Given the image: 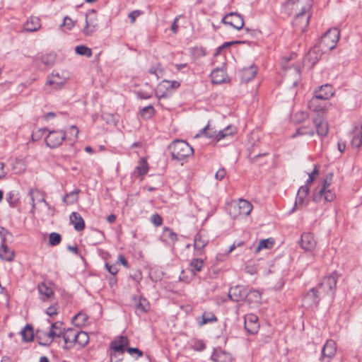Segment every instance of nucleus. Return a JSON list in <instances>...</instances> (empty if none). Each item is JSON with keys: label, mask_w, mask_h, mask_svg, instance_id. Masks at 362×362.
I'll use <instances>...</instances> for the list:
<instances>
[{"label": "nucleus", "mask_w": 362, "mask_h": 362, "mask_svg": "<svg viewBox=\"0 0 362 362\" xmlns=\"http://www.w3.org/2000/svg\"><path fill=\"white\" fill-rule=\"evenodd\" d=\"M312 5V0H288L285 7L288 13L293 16L297 21L310 10Z\"/></svg>", "instance_id": "nucleus-2"}, {"label": "nucleus", "mask_w": 362, "mask_h": 362, "mask_svg": "<svg viewBox=\"0 0 362 362\" xmlns=\"http://www.w3.org/2000/svg\"><path fill=\"white\" fill-rule=\"evenodd\" d=\"M340 33L337 28H332L327 31L320 41L322 49L332 50L337 46Z\"/></svg>", "instance_id": "nucleus-9"}, {"label": "nucleus", "mask_w": 362, "mask_h": 362, "mask_svg": "<svg viewBox=\"0 0 362 362\" xmlns=\"http://www.w3.org/2000/svg\"><path fill=\"white\" fill-rule=\"evenodd\" d=\"M86 320L87 316L83 313H78L73 318L74 323L78 327L83 326Z\"/></svg>", "instance_id": "nucleus-48"}, {"label": "nucleus", "mask_w": 362, "mask_h": 362, "mask_svg": "<svg viewBox=\"0 0 362 362\" xmlns=\"http://www.w3.org/2000/svg\"><path fill=\"white\" fill-rule=\"evenodd\" d=\"M353 134L351 145L354 148H358L362 145V132L359 129H356Z\"/></svg>", "instance_id": "nucleus-40"}, {"label": "nucleus", "mask_w": 362, "mask_h": 362, "mask_svg": "<svg viewBox=\"0 0 362 362\" xmlns=\"http://www.w3.org/2000/svg\"><path fill=\"white\" fill-rule=\"evenodd\" d=\"M224 24H228L237 30H240L244 26L243 17L235 13H230L226 15L221 21Z\"/></svg>", "instance_id": "nucleus-14"}, {"label": "nucleus", "mask_w": 362, "mask_h": 362, "mask_svg": "<svg viewBox=\"0 0 362 362\" xmlns=\"http://www.w3.org/2000/svg\"><path fill=\"white\" fill-rule=\"evenodd\" d=\"M80 192L81 190L77 189L67 194L63 199L64 202L66 203V204H74L75 202H77L78 199V194L80 193Z\"/></svg>", "instance_id": "nucleus-41"}, {"label": "nucleus", "mask_w": 362, "mask_h": 362, "mask_svg": "<svg viewBox=\"0 0 362 362\" xmlns=\"http://www.w3.org/2000/svg\"><path fill=\"white\" fill-rule=\"evenodd\" d=\"M27 168V163L24 159H16L13 165L12 170L16 174H23L25 172Z\"/></svg>", "instance_id": "nucleus-37"}, {"label": "nucleus", "mask_w": 362, "mask_h": 362, "mask_svg": "<svg viewBox=\"0 0 362 362\" xmlns=\"http://www.w3.org/2000/svg\"><path fill=\"white\" fill-rule=\"evenodd\" d=\"M211 82L214 84H221L229 81L228 77L223 68H217L213 70L211 74Z\"/></svg>", "instance_id": "nucleus-19"}, {"label": "nucleus", "mask_w": 362, "mask_h": 362, "mask_svg": "<svg viewBox=\"0 0 362 362\" xmlns=\"http://www.w3.org/2000/svg\"><path fill=\"white\" fill-rule=\"evenodd\" d=\"M275 244V240L273 238H269L267 239L261 240L257 247L255 248V252L259 253L262 250L272 249Z\"/></svg>", "instance_id": "nucleus-33"}, {"label": "nucleus", "mask_w": 362, "mask_h": 362, "mask_svg": "<svg viewBox=\"0 0 362 362\" xmlns=\"http://www.w3.org/2000/svg\"><path fill=\"white\" fill-rule=\"evenodd\" d=\"M55 58V54L49 52L42 54L40 57V60L45 65L51 66L54 64Z\"/></svg>", "instance_id": "nucleus-44"}, {"label": "nucleus", "mask_w": 362, "mask_h": 362, "mask_svg": "<svg viewBox=\"0 0 362 362\" xmlns=\"http://www.w3.org/2000/svg\"><path fill=\"white\" fill-rule=\"evenodd\" d=\"M247 290L240 286L230 288L228 292L229 298L235 302L245 299Z\"/></svg>", "instance_id": "nucleus-20"}, {"label": "nucleus", "mask_w": 362, "mask_h": 362, "mask_svg": "<svg viewBox=\"0 0 362 362\" xmlns=\"http://www.w3.org/2000/svg\"><path fill=\"white\" fill-rule=\"evenodd\" d=\"M15 257V253L13 250H10L4 243L0 247V259L7 262H11Z\"/></svg>", "instance_id": "nucleus-32"}, {"label": "nucleus", "mask_w": 362, "mask_h": 362, "mask_svg": "<svg viewBox=\"0 0 362 362\" xmlns=\"http://www.w3.org/2000/svg\"><path fill=\"white\" fill-rule=\"evenodd\" d=\"M300 70L297 66L289 69L285 74L286 79L290 80V82L296 86L300 80Z\"/></svg>", "instance_id": "nucleus-31"}, {"label": "nucleus", "mask_w": 362, "mask_h": 362, "mask_svg": "<svg viewBox=\"0 0 362 362\" xmlns=\"http://www.w3.org/2000/svg\"><path fill=\"white\" fill-rule=\"evenodd\" d=\"M193 349L195 351H201L205 349V344L201 341H197L193 345Z\"/></svg>", "instance_id": "nucleus-63"}, {"label": "nucleus", "mask_w": 362, "mask_h": 362, "mask_svg": "<svg viewBox=\"0 0 362 362\" xmlns=\"http://www.w3.org/2000/svg\"><path fill=\"white\" fill-rule=\"evenodd\" d=\"M317 245V241L310 233H304L301 235L300 247L305 251H313Z\"/></svg>", "instance_id": "nucleus-16"}, {"label": "nucleus", "mask_w": 362, "mask_h": 362, "mask_svg": "<svg viewBox=\"0 0 362 362\" xmlns=\"http://www.w3.org/2000/svg\"><path fill=\"white\" fill-rule=\"evenodd\" d=\"M103 119L107 124H116L117 122V116L113 114H105L103 116Z\"/></svg>", "instance_id": "nucleus-53"}, {"label": "nucleus", "mask_w": 362, "mask_h": 362, "mask_svg": "<svg viewBox=\"0 0 362 362\" xmlns=\"http://www.w3.org/2000/svg\"><path fill=\"white\" fill-rule=\"evenodd\" d=\"M45 129H39L36 131L35 132L33 133L32 134V140L33 141H37L39 140L43 135Z\"/></svg>", "instance_id": "nucleus-60"}, {"label": "nucleus", "mask_w": 362, "mask_h": 362, "mask_svg": "<svg viewBox=\"0 0 362 362\" xmlns=\"http://www.w3.org/2000/svg\"><path fill=\"white\" fill-rule=\"evenodd\" d=\"M29 195L32 201L33 211L35 209V202H42L47 208H49V205L45 199V194L40 190L37 189H30L29 191Z\"/></svg>", "instance_id": "nucleus-22"}, {"label": "nucleus", "mask_w": 362, "mask_h": 362, "mask_svg": "<svg viewBox=\"0 0 362 362\" xmlns=\"http://www.w3.org/2000/svg\"><path fill=\"white\" fill-rule=\"evenodd\" d=\"M211 359L214 362H233L231 354L223 350H215Z\"/></svg>", "instance_id": "nucleus-26"}, {"label": "nucleus", "mask_w": 362, "mask_h": 362, "mask_svg": "<svg viewBox=\"0 0 362 362\" xmlns=\"http://www.w3.org/2000/svg\"><path fill=\"white\" fill-rule=\"evenodd\" d=\"M245 329L251 334H255L259 329L258 317L255 314H248L244 318Z\"/></svg>", "instance_id": "nucleus-13"}, {"label": "nucleus", "mask_w": 362, "mask_h": 362, "mask_svg": "<svg viewBox=\"0 0 362 362\" xmlns=\"http://www.w3.org/2000/svg\"><path fill=\"white\" fill-rule=\"evenodd\" d=\"M65 133L62 131H52L45 139V142L49 148L59 146L65 139Z\"/></svg>", "instance_id": "nucleus-12"}, {"label": "nucleus", "mask_w": 362, "mask_h": 362, "mask_svg": "<svg viewBox=\"0 0 362 362\" xmlns=\"http://www.w3.org/2000/svg\"><path fill=\"white\" fill-rule=\"evenodd\" d=\"M337 352V344L332 339H329L326 341L322 348V358H332L335 356Z\"/></svg>", "instance_id": "nucleus-23"}, {"label": "nucleus", "mask_w": 362, "mask_h": 362, "mask_svg": "<svg viewBox=\"0 0 362 362\" xmlns=\"http://www.w3.org/2000/svg\"><path fill=\"white\" fill-rule=\"evenodd\" d=\"M21 335L25 341H31L34 337L33 327L30 325H26L21 331Z\"/></svg>", "instance_id": "nucleus-43"}, {"label": "nucleus", "mask_w": 362, "mask_h": 362, "mask_svg": "<svg viewBox=\"0 0 362 362\" xmlns=\"http://www.w3.org/2000/svg\"><path fill=\"white\" fill-rule=\"evenodd\" d=\"M257 74V68L251 66L247 68H244L241 71V79L243 81H248L252 79Z\"/></svg>", "instance_id": "nucleus-35"}, {"label": "nucleus", "mask_w": 362, "mask_h": 362, "mask_svg": "<svg viewBox=\"0 0 362 362\" xmlns=\"http://www.w3.org/2000/svg\"><path fill=\"white\" fill-rule=\"evenodd\" d=\"M320 100V99L317 98L315 95V96L311 98L308 103V108L314 112H323L325 110Z\"/></svg>", "instance_id": "nucleus-36"}, {"label": "nucleus", "mask_w": 362, "mask_h": 362, "mask_svg": "<svg viewBox=\"0 0 362 362\" xmlns=\"http://www.w3.org/2000/svg\"><path fill=\"white\" fill-rule=\"evenodd\" d=\"M58 310L59 306L57 305V304H54L47 309L46 313L49 317H53L58 314Z\"/></svg>", "instance_id": "nucleus-54"}, {"label": "nucleus", "mask_w": 362, "mask_h": 362, "mask_svg": "<svg viewBox=\"0 0 362 362\" xmlns=\"http://www.w3.org/2000/svg\"><path fill=\"white\" fill-rule=\"evenodd\" d=\"M296 117H297L296 119L297 122H301L308 117V114L305 112H300L297 113L296 115Z\"/></svg>", "instance_id": "nucleus-64"}, {"label": "nucleus", "mask_w": 362, "mask_h": 362, "mask_svg": "<svg viewBox=\"0 0 362 362\" xmlns=\"http://www.w3.org/2000/svg\"><path fill=\"white\" fill-rule=\"evenodd\" d=\"M148 170V165L146 158H141L139 165L136 168V172H138L139 175H144L147 173Z\"/></svg>", "instance_id": "nucleus-45"}, {"label": "nucleus", "mask_w": 362, "mask_h": 362, "mask_svg": "<svg viewBox=\"0 0 362 362\" xmlns=\"http://www.w3.org/2000/svg\"><path fill=\"white\" fill-rule=\"evenodd\" d=\"M245 299L250 304H258L261 301V293L257 291L247 292Z\"/></svg>", "instance_id": "nucleus-39"}, {"label": "nucleus", "mask_w": 362, "mask_h": 362, "mask_svg": "<svg viewBox=\"0 0 362 362\" xmlns=\"http://www.w3.org/2000/svg\"><path fill=\"white\" fill-rule=\"evenodd\" d=\"M203 132L208 137L219 141L221 139L233 135L235 132V128L233 126H228L224 130L216 132L213 131L209 126H206L203 129Z\"/></svg>", "instance_id": "nucleus-10"}, {"label": "nucleus", "mask_w": 362, "mask_h": 362, "mask_svg": "<svg viewBox=\"0 0 362 362\" xmlns=\"http://www.w3.org/2000/svg\"><path fill=\"white\" fill-rule=\"evenodd\" d=\"M76 54L90 57L92 56V50L85 45L77 46L75 49Z\"/></svg>", "instance_id": "nucleus-47"}, {"label": "nucleus", "mask_w": 362, "mask_h": 362, "mask_svg": "<svg viewBox=\"0 0 362 362\" xmlns=\"http://www.w3.org/2000/svg\"><path fill=\"white\" fill-rule=\"evenodd\" d=\"M315 95L320 100H328L334 95L332 87L330 85L322 86Z\"/></svg>", "instance_id": "nucleus-29"}, {"label": "nucleus", "mask_w": 362, "mask_h": 362, "mask_svg": "<svg viewBox=\"0 0 362 362\" xmlns=\"http://www.w3.org/2000/svg\"><path fill=\"white\" fill-rule=\"evenodd\" d=\"M319 302V298L317 291L314 288L309 291L303 298V305L306 307H310L313 305L317 304Z\"/></svg>", "instance_id": "nucleus-28"}, {"label": "nucleus", "mask_w": 362, "mask_h": 362, "mask_svg": "<svg viewBox=\"0 0 362 362\" xmlns=\"http://www.w3.org/2000/svg\"><path fill=\"white\" fill-rule=\"evenodd\" d=\"M204 267V260L199 258H194L189 263V269L192 273L195 274L200 272Z\"/></svg>", "instance_id": "nucleus-38"}, {"label": "nucleus", "mask_w": 362, "mask_h": 362, "mask_svg": "<svg viewBox=\"0 0 362 362\" xmlns=\"http://www.w3.org/2000/svg\"><path fill=\"white\" fill-rule=\"evenodd\" d=\"M317 133L321 136H325L329 132L328 122L321 117H317L314 120Z\"/></svg>", "instance_id": "nucleus-24"}, {"label": "nucleus", "mask_w": 362, "mask_h": 362, "mask_svg": "<svg viewBox=\"0 0 362 362\" xmlns=\"http://www.w3.org/2000/svg\"><path fill=\"white\" fill-rule=\"evenodd\" d=\"M63 323L61 322H56L52 324L49 332L47 334L42 333V337L40 332H37V337L40 339L39 344L44 346L49 345L53 341L54 337H60L64 334Z\"/></svg>", "instance_id": "nucleus-8"}, {"label": "nucleus", "mask_w": 362, "mask_h": 362, "mask_svg": "<svg viewBox=\"0 0 362 362\" xmlns=\"http://www.w3.org/2000/svg\"><path fill=\"white\" fill-rule=\"evenodd\" d=\"M151 221L156 226H160L163 223V219L158 214H154L151 217Z\"/></svg>", "instance_id": "nucleus-57"}, {"label": "nucleus", "mask_w": 362, "mask_h": 362, "mask_svg": "<svg viewBox=\"0 0 362 362\" xmlns=\"http://www.w3.org/2000/svg\"><path fill=\"white\" fill-rule=\"evenodd\" d=\"M137 310L142 313L146 312L149 308V304L148 301L144 298H139L136 303Z\"/></svg>", "instance_id": "nucleus-50"}, {"label": "nucleus", "mask_w": 362, "mask_h": 362, "mask_svg": "<svg viewBox=\"0 0 362 362\" xmlns=\"http://www.w3.org/2000/svg\"><path fill=\"white\" fill-rule=\"evenodd\" d=\"M79 130L76 126H71L69 130V134L70 135V139H76L78 137Z\"/></svg>", "instance_id": "nucleus-58"}, {"label": "nucleus", "mask_w": 362, "mask_h": 362, "mask_svg": "<svg viewBox=\"0 0 362 362\" xmlns=\"http://www.w3.org/2000/svg\"><path fill=\"white\" fill-rule=\"evenodd\" d=\"M89 341L88 335L85 332H76L75 342L80 346H86Z\"/></svg>", "instance_id": "nucleus-42"}, {"label": "nucleus", "mask_w": 362, "mask_h": 362, "mask_svg": "<svg viewBox=\"0 0 362 362\" xmlns=\"http://www.w3.org/2000/svg\"><path fill=\"white\" fill-rule=\"evenodd\" d=\"M100 18L94 9L87 11L85 15V21L82 27V33L85 36H92L100 28Z\"/></svg>", "instance_id": "nucleus-4"}, {"label": "nucleus", "mask_w": 362, "mask_h": 362, "mask_svg": "<svg viewBox=\"0 0 362 362\" xmlns=\"http://www.w3.org/2000/svg\"><path fill=\"white\" fill-rule=\"evenodd\" d=\"M296 134L300 136H312L314 135V130L313 128L303 126L298 129Z\"/></svg>", "instance_id": "nucleus-49"}, {"label": "nucleus", "mask_w": 362, "mask_h": 362, "mask_svg": "<svg viewBox=\"0 0 362 362\" xmlns=\"http://www.w3.org/2000/svg\"><path fill=\"white\" fill-rule=\"evenodd\" d=\"M252 209L253 206L250 202L240 199L230 205L229 214L234 219L243 218L249 216Z\"/></svg>", "instance_id": "nucleus-5"}, {"label": "nucleus", "mask_w": 362, "mask_h": 362, "mask_svg": "<svg viewBox=\"0 0 362 362\" xmlns=\"http://www.w3.org/2000/svg\"><path fill=\"white\" fill-rule=\"evenodd\" d=\"M216 320V317L214 314L204 313L202 315V320L199 322V325L202 326L208 322H211Z\"/></svg>", "instance_id": "nucleus-51"}, {"label": "nucleus", "mask_w": 362, "mask_h": 362, "mask_svg": "<svg viewBox=\"0 0 362 362\" xmlns=\"http://www.w3.org/2000/svg\"><path fill=\"white\" fill-rule=\"evenodd\" d=\"M62 25L65 26L68 30H71L74 27L75 21H73L71 18L66 16L64 18V22Z\"/></svg>", "instance_id": "nucleus-56"}, {"label": "nucleus", "mask_w": 362, "mask_h": 362, "mask_svg": "<svg viewBox=\"0 0 362 362\" xmlns=\"http://www.w3.org/2000/svg\"><path fill=\"white\" fill-rule=\"evenodd\" d=\"M257 271V267L255 264H248L245 267V272L250 275L256 274Z\"/></svg>", "instance_id": "nucleus-62"}, {"label": "nucleus", "mask_w": 362, "mask_h": 362, "mask_svg": "<svg viewBox=\"0 0 362 362\" xmlns=\"http://www.w3.org/2000/svg\"><path fill=\"white\" fill-rule=\"evenodd\" d=\"M240 43H242V42L241 41H233V42H225L223 45H221L217 48L215 55L218 54L219 53H221V52L223 49H225L226 47H227L233 44H240Z\"/></svg>", "instance_id": "nucleus-59"}, {"label": "nucleus", "mask_w": 362, "mask_h": 362, "mask_svg": "<svg viewBox=\"0 0 362 362\" xmlns=\"http://www.w3.org/2000/svg\"><path fill=\"white\" fill-rule=\"evenodd\" d=\"M173 159L181 160L192 155V148L184 141H175L170 146Z\"/></svg>", "instance_id": "nucleus-6"}, {"label": "nucleus", "mask_w": 362, "mask_h": 362, "mask_svg": "<svg viewBox=\"0 0 362 362\" xmlns=\"http://www.w3.org/2000/svg\"><path fill=\"white\" fill-rule=\"evenodd\" d=\"M37 290L40 296V298L43 301L50 300L54 298V291L53 288L45 283H41L37 286Z\"/></svg>", "instance_id": "nucleus-18"}, {"label": "nucleus", "mask_w": 362, "mask_h": 362, "mask_svg": "<svg viewBox=\"0 0 362 362\" xmlns=\"http://www.w3.org/2000/svg\"><path fill=\"white\" fill-rule=\"evenodd\" d=\"M322 49L318 47H313L309 51L304 60V66L308 69L313 67L320 59L322 55Z\"/></svg>", "instance_id": "nucleus-15"}, {"label": "nucleus", "mask_w": 362, "mask_h": 362, "mask_svg": "<svg viewBox=\"0 0 362 362\" xmlns=\"http://www.w3.org/2000/svg\"><path fill=\"white\" fill-rule=\"evenodd\" d=\"M332 175H328L323 181L322 185L313 194V199L315 202L323 201L332 202L335 198V193L331 189Z\"/></svg>", "instance_id": "nucleus-3"}, {"label": "nucleus", "mask_w": 362, "mask_h": 362, "mask_svg": "<svg viewBox=\"0 0 362 362\" xmlns=\"http://www.w3.org/2000/svg\"><path fill=\"white\" fill-rule=\"evenodd\" d=\"M70 222L74 225L76 230H83L85 228V223L81 216L77 212H72L69 217Z\"/></svg>", "instance_id": "nucleus-30"}, {"label": "nucleus", "mask_w": 362, "mask_h": 362, "mask_svg": "<svg viewBox=\"0 0 362 362\" xmlns=\"http://www.w3.org/2000/svg\"><path fill=\"white\" fill-rule=\"evenodd\" d=\"M305 175L308 177L306 185L301 186L298 189L293 210L300 209L307 204L309 194L308 185L312 183L319 175V169L317 165H313L312 169L308 170L305 172Z\"/></svg>", "instance_id": "nucleus-1"}, {"label": "nucleus", "mask_w": 362, "mask_h": 362, "mask_svg": "<svg viewBox=\"0 0 362 362\" xmlns=\"http://www.w3.org/2000/svg\"><path fill=\"white\" fill-rule=\"evenodd\" d=\"M337 280L334 276L325 277L320 286L319 292L327 296H333L337 286Z\"/></svg>", "instance_id": "nucleus-11"}, {"label": "nucleus", "mask_w": 362, "mask_h": 362, "mask_svg": "<svg viewBox=\"0 0 362 362\" xmlns=\"http://www.w3.org/2000/svg\"><path fill=\"white\" fill-rule=\"evenodd\" d=\"M140 114L144 119H150L154 115L155 110L152 105H148L142 108Z\"/></svg>", "instance_id": "nucleus-46"}, {"label": "nucleus", "mask_w": 362, "mask_h": 362, "mask_svg": "<svg viewBox=\"0 0 362 362\" xmlns=\"http://www.w3.org/2000/svg\"><path fill=\"white\" fill-rule=\"evenodd\" d=\"M41 28V20L37 16L28 18L23 26V30L28 33L37 31Z\"/></svg>", "instance_id": "nucleus-17"}, {"label": "nucleus", "mask_w": 362, "mask_h": 362, "mask_svg": "<svg viewBox=\"0 0 362 362\" xmlns=\"http://www.w3.org/2000/svg\"><path fill=\"white\" fill-rule=\"evenodd\" d=\"M49 241L51 245H57L61 242V235L57 233H52L49 235Z\"/></svg>", "instance_id": "nucleus-52"}, {"label": "nucleus", "mask_w": 362, "mask_h": 362, "mask_svg": "<svg viewBox=\"0 0 362 362\" xmlns=\"http://www.w3.org/2000/svg\"><path fill=\"white\" fill-rule=\"evenodd\" d=\"M75 337H76V332L73 329H67L65 332L63 334V338L64 340V349H69L71 348L74 343L75 342Z\"/></svg>", "instance_id": "nucleus-34"}, {"label": "nucleus", "mask_w": 362, "mask_h": 362, "mask_svg": "<svg viewBox=\"0 0 362 362\" xmlns=\"http://www.w3.org/2000/svg\"><path fill=\"white\" fill-rule=\"evenodd\" d=\"M160 239L165 243L169 245H172L175 244L177 238L176 233H175L171 229L168 228H164L160 236Z\"/></svg>", "instance_id": "nucleus-27"}, {"label": "nucleus", "mask_w": 362, "mask_h": 362, "mask_svg": "<svg viewBox=\"0 0 362 362\" xmlns=\"http://www.w3.org/2000/svg\"><path fill=\"white\" fill-rule=\"evenodd\" d=\"M129 340L127 337L120 336L118 338L113 340L110 344V348L115 352L123 354L124 352V348L128 345Z\"/></svg>", "instance_id": "nucleus-21"}, {"label": "nucleus", "mask_w": 362, "mask_h": 362, "mask_svg": "<svg viewBox=\"0 0 362 362\" xmlns=\"http://www.w3.org/2000/svg\"><path fill=\"white\" fill-rule=\"evenodd\" d=\"M207 243L208 239L206 236L201 233H198L194 237V249L197 252H199L201 254Z\"/></svg>", "instance_id": "nucleus-25"}, {"label": "nucleus", "mask_w": 362, "mask_h": 362, "mask_svg": "<svg viewBox=\"0 0 362 362\" xmlns=\"http://www.w3.org/2000/svg\"><path fill=\"white\" fill-rule=\"evenodd\" d=\"M69 78V74L66 71H53L48 75L45 86L52 90H59L64 86Z\"/></svg>", "instance_id": "nucleus-7"}, {"label": "nucleus", "mask_w": 362, "mask_h": 362, "mask_svg": "<svg viewBox=\"0 0 362 362\" xmlns=\"http://www.w3.org/2000/svg\"><path fill=\"white\" fill-rule=\"evenodd\" d=\"M137 95L141 99H148L153 95V90H140L137 92Z\"/></svg>", "instance_id": "nucleus-55"}, {"label": "nucleus", "mask_w": 362, "mask_h": 362, "mask_svg": "<svg viewBox=\"0 0 362 362\" xmlns=\"http://www.w3.org/2000/svg\"><path fill=\"white\" fill-rule=\"evenodd\" d=\"M141 14V11L139 10H135L131 12L129 14V18L131 20L132 23H134L136 21V18Z\"/></svg>", "instance_id": "nucleus-61"}]
</instances>
